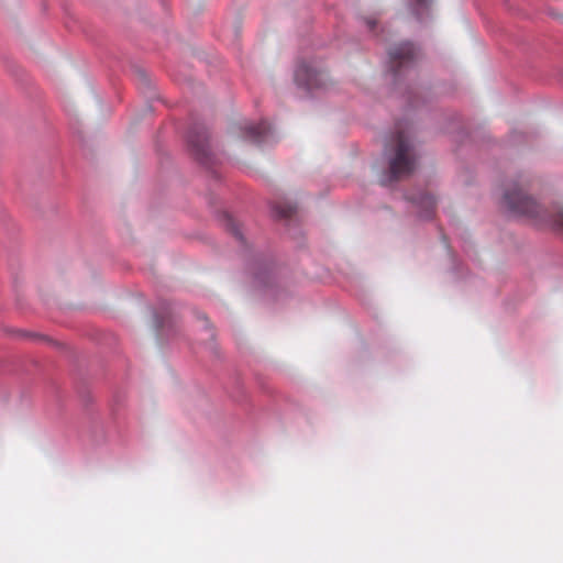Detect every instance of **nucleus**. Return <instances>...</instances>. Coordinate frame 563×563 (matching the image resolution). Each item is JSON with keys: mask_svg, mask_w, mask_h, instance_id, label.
<instances>
[{"mask_svg": "<svg viewBox=\"0 0 563 563\" xmlns=\"http://www.w3.org/2000/svg\"><path fill=\"white\" fill-rule=\"evenodd\" d=\"M188 144L196 158L202 164H207L209 157V145L206 133L191 131L188 134Z\"/></svg>", "mask_w": 563, "mask_h": 563, "instance_id": "6", "label": "nucleus"}, {"mask_svg": "<svg viewBox=\"0 0 563 563\" xmlns=\"http://www.w3.org/2000/svg\"><path fill=\"white\" fill-rule=\"evenodd\" d=\"M389 175L384 184L408 176L416 167L417 155L407 133L398 131L386 147Z\"/></svg>", "mask_w": 563, "mask_h": 563, "instance_id": "2", "label": "nucleus"}, {"mask_svg": "<svg viewBox=\"0 0 563 563\" xmlns=\"http://www.w3.org/2000/svg\"><path fill=\"white\" fill-rule=\"evenodd\" d=\"M229 225H230L229 229L232 232V234H234L239 239H242V233H241L239 225L233 221H230Z\"/></svg>", "mask_w": 563, "mask_h": 563, "instance_id": "9", "label": "nucleus"}, {"mask_svg": "<svg viewBox=\"0 0 563 563\" xmlns=\"http://www.w3.org/2000/svg\"><path fill=\"white\" fill-rule=\"evenodd\" d=\"M418 205L423 209L421 212V218L429 219L433 214L435 200L430 195H422L418 201Z\"/></svg>", "mask_w": 563, "mask_h": 563, "instance_id": "7", "label": "nucleus"}, {"mask_svg": "<svg viewBox=\"0 0 563 563\" xmlns=\"http://www.w3.org/2000/svg\"><path fill=\"white\" fill-rule=\"evenodd\" d=\"M244 137L255 144H262L271 141L273 131L267 122L262 121L258 124L246 123L243 128Z\"/></svg>", "mask_w": 563, "mask_h": 563, "instance_id": "5", "label": "nucleus"}, {"mask_svg": "<svg viewBox=\"0 0 563 563\" xmlns=\"http://www.w3.org/2000/svg\"><path fill=\"white\" fill-rule=\"evenodd\" d=\"M365 22H366V25H367V27L369 30H372L375 26V24H376V21L373 20V19H367Z\"/></svg>", "mask_w": 563, "mask_h": 563, "instance_id": "11", "label": "nucleus"}, {"mask_svg": "<svg viewBox=\"0 0 563 563\" xmlns=\"http://www.w3.org/2000/svg\"><path fill=\"white\" fill-rule=\"evenodd\" d=\"M328 76L325 73L317 69L310 64L302 63L296 67L295 81L299 87L312 91L314 89L323 88Z\"/></svg>", "mask_w": 563, "mask_h": 563, "instance_id": "3", "label": "nucleus"}, {"mask_svg": "<svg viewBox=\"0 0 563 563\" xmlns=\"http://www.w3.org/2000/svg\"><path fill=\"white\" fill-rule=\"evenodd\" d=\"M291 212H292L291 208L282 209V210L278 211L280 217H289L291 214Z\"/></svg>", "mask_w": 563, "mask_h": 563, "instance_id": "10", "label": "nucleus"}, {"mask_svg": "<svg viewBox=\"0 0 563 563\" xmlns=\"http://www.w3.org/2000/svg\"><path fill=\"white\" fill-rule=\"evenodd\" d=\"M417 55L418 52L416 47L410 43H404L393 48L389 52V57L393 66L395 67V74L411 64L416 59Z\"/></svg>", "mask_w": 563, "mask_h": 563, "instance_id": "4", "label": "nucleus"}, {"mask_svg": "<svg viewBox=\"0 0 563 563\" xmlns=\"http://www.w3.org/2000/svg\"><path fill=\"white\" fill-rule=\"evenodd\" d=\"M501 205L514 217L525 218L534 225L549 227L563 234V208L544 210L517 183L506 185Z\"/></svg>", "mask_w": 563, "mask_h": 563, "instance_id": "1", "label": "nucleus"}, {"mask_svg": "<svg viewBox=\"0 0 563 563\" xmlns=\"http://www.w3.org/2000/svg\"><path fill=\"white\" fill-rule=\"evenodd\" d=\"M412 12L419 20L422 19V13L428 10L432 0H409Z\"/></svg>", "mask_w": 563, "mask_h": 563, "instance_id": "8", "label": "nucleus"}]
</instances>
